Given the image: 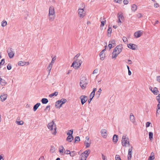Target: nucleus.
<instances>
[{"mask_svg":"<svg viewBox=\"0 0 160 160\" xmlns=\"http://www.w3.org/2000/svg\"><path fill=\"white\" fill-rule=\"evenodd\" d=\"M80 54H78L74 58V61L71 67H73L75 69L79 68L82 63V59L79 57Z\"/></svg>","mask_w":160,"mask_h":160,"instance_id":"obj_1","label":"nucleus"},{"mask_svg":"<svg viewBox=\"0 0 160 160\" xmlns=\"http://www.w3.org/2000/svg\"><path fill=\"white\" fill-rule=\"evenodd\" d=\"M55 12L54 8L53 6H51L49 8V13L48 15V18L50 21H53L55 18Z\"/></svg>","mask_w":160,"mask_h":160,"instance_id":"obj_2","label":"nucleus"},{"mask_svg":"<svg viewBox=\"0 0 160 160\" xmlns=\"http://www.w3.org/2000/svg\"><path fill=\"white\" fill-rule=\"evenodd\" d=\"M122 47L121 45L117 46L114 49L112 53V58L115 59L118 55L122 52Z\"/></svg>","mask_w":160,"mask_h":160,"instance_id":"obj_3","label":"nucleus"},{"mask_svg":"<svg viewBox=\"0 0 160 160\" xmlns=\"http://www.w3.org/2000/svg\"><path fill=\"white\" fill-rule=\"evenodd\" d=\"M54 127L53 132H52V134L53 135H56L57 133L56 129L57 127L56 124L54 123L53 121H52L51 122L49 123L48 125V128L50 130H52Z\"/></svg>","mask_w":160,"mask_h":160,"instance_id":"obj_4","label":"nucleus"},{"mask_svg":"<svg viewBox=\"0 0 160 160\" xmlns=\"http://www.w3.org/2000/svg\"><path fill=\"white\" fill-rule=\"evenodd\" d=\"M122 145L123 146H126V144L129 145V141L128 138L125 136H123L122 140Z\"/></svg>","mask_w":160,"mask_h":160,"instance_id":"obj_5","label":"nucleus"},{"mask_svg":"<svg viewBox=\"0 0 160 160\" xmlns=\"http://www.w3.org/2000/svg\"><path fill=\"white\" fill-rule=\"evenodd\" d=\"M80 84L82 88V89H84L87 85V79L85 78H82Z\"/></svg>","mask_w":160,"mask_h":160,"instance_id":"obj_6","label":"nucleus"},{"mask_svg":"<svg viewBox=\"0 0 160 160\" xmlns=\"http://www.w3.org/2000/svg\"><path fill=\"white\" fill-rule=\"evenodd\" d=\"M78 15L80 18H83L86 14V12L83 8H79L78 10Z\"/></svg>","mask_w":160,"mask_h":160,"instance_id":"obj_7","label":"nucleus"},{"mask_svg":"<svg viewBox=\"0 0 160 160\" xmlns=\"http://www.w3.org/2000/svg\"><path fill=\"white\" fill-rule=\"evenodd\" d=\"M107 47V46H105V48L102 50L100 53L99 56L100 57V60L102 61L104 60L105 58V52L106 51Z\"/></svg>","mask_w":160,"mask_h":160,"instance_id":"obj_8","label":"nucleus"},{"mask_svg":"<svg viewBox=\"0 0 160 160\" xmlns=\"http://www.w3.org/2000/svg\"><path fill=\"white\" fill-rule=\"evenodd\" d=\"M66 101H57L55 104L56 108H60L63 104L66 102Z\"/></svg>","mask_w":160,"mask_h":160,"instance_id":"obj_9","label":"nucleus"},{"mask_svg":"<svg viewBox=\"0 0 160 160\" xmlns=\"http://www.w3.org/2000/svg\"><path fill=\"white\" fill-rule=\"evenodd\" d=\"M143 34V31L141 30H138L135 32L134 36L136 38H138L141 37Z\"/></svg>","mask_w":160,"mask_h":160,"instance_id":"obj_10","label":"nucleus"},{"mask_svg":"<svg viewBox=\"0 0 160 160\" xmlns=\"http://www.w3.org/2000/svg\"><path fill=\"white\" fill-rule=\"evenodd\" d=\"M150 90L153 92V93L155 95H157L159 92L158 91V90L157 88L156 87H154V88H153L152 87H150L149 88Z\"/></svg>","mask_w":160,"mask_h":160,"instance_id":"obj_11","label":"nucleus"},{"mask_svg":"<svg viewBox=\"0 0 160 160\" xmlns=\"http://www.w3.org/2000/svg\"><path fill=\"white\" fill-rule=\"evenodd\" d=\"M18 64L19 66H23L25 65H28L29 64V62H26L24 61H21L18 62Z\"/></svg>","mask_w":160,"mask_h":160,"instance_id":"obj_12","label":"nucleus"},{"mask_svg":"<svg viewBox=\"0 0 160 160\" xmlns=\"http://www.w3.org/2000/svg\"><path fill=\"white\" fill-rule=\"evenodd\" d=\"M107 130L105 129H102L101 130V135L103 138H106L107 136Z\"/></svg>","mask_w":160,"mask_h":160,"instance_id":"obj_13","label":"nucleus"},{"mask_svg":"<svg viewBox=\"0 0 160 160\" xmlns=\"http://www.w3.org/2000/svg\"><path fill=\"white\" fill-rule=\"evenodd\" d=\"M128 47L131 49L134 50L137 48V46L134 44L130 43L128 44Z\"/></svg>","mask_w":160,"mask_h":160,"instance_id":"obj_14","label":"nucleus"},{"mask_svg":"<svg viewBox=\"0 0 160 160\" xmlns=\"http://www.w3.org/2000/svg\"><path fill=\"white\" fill-rule=\"evenodd\" d=\"M100 21L101 22V24L100 25V28L102 29H103V28L105 24L106 23V21L105 18H103V19L102 18H100Z\"/></svg>","mask_w":160,"mask_h":160,"instance_id":"obj_15","label":"nucleus"},{"mask_svg":"<svg viewBox=\"0 0 160 160\" xmlns=\"http://www.w3.org/2000/svg\"><path fill=\"white\" fill-rule=\"evenodd\" d=\"M96 88H94L93 89L89 97L90 98V100H92L95 95V92L96 91Z\"/></svg>","mask_w":160,"mask_h":160,"instance_id":"obj_16","label":"nucleus"},{"mask_svg":"<svg viewBox=\"0 0 160 160\" xmlns=\"http://www.w3.org/2000/svg\"><path fill=\"white\" fill-rule=\"evenodd\" d=\"M130 119L131 121L133 123H134L135 122L134 116L132 113L130 114Z\"/></svg>","mask_w":160,"mask_h":160,"instance_id":"obj_17","label":"nucleus"},{"mask_svg":"<svg viewBox=\"0 0 160 160\" xmlns=\"http://www.w3.org/2000/svg\"><path fill=\"white\" fill-rule=\"evenodd\" d=\"M118 135L114 134L113 137V141L115 143H116L118 141Z\"/></svg>","mask_w":160,"mask_h":160,"instance_id":"obj_18","label":"nucleus"},{"mask_svg":"<svg viewBox=\"0 0 160 160\" xmlns=\"http://www.w3.org/2000/svg\"><path fill=\"white\" fill-rule=\"evenodd\" d=\"M90 152V150L89 149H88L85 150L83 153H82L84 154L85 156L88 157Z\"/></svg>","mask_w":160,"mask_h":160,"instance_id":"obj_19","label":"nucleus"},{"mask_svg":"<svg viewBox=\"0 0 160 160\" xmlns=\"http://www.w3.org/2000/svg\"><path fill=\"white\" fill-rule=\"evenodd\" d=\"M118 22H121V20H123L124 17L122 14H118Z\"/></svg>","mask_w":160,"mask_h":160,"instance_id":"obj_20","label":"nucleus"},{"mask_svg":"<svg viewBox=\"0 0 160 160\" xmlns=\"http://www.w3.org/2000/svg\"><path fill=\"white\" fill-rule=\"evenodd\" d=\"M73 136H68L66 138V141L68 142H71L73 140Z\"/></svg>","mask_w":160,"mask_h":160,"instance_id":"obj_21","label":"nucleus"},{"mask_svg":"<svg viewBox=\"0 0 160 160\" xmlns=\"http://www.w3.org/2000/svg\"><path fill=\"white\" fill-rule=\"evenodd\" d=\"M87 157L85 156L83 154H81L79 157L80 160H86Z\"/></svg>","mask_w":160,"mask_h":160,"instance_id":"obj_22","label":"nucleus"},{"mask_svg":"<svg viewBox=\"0 0 160 160\" xmlns=\"http://www.w3.org/2000/svg\"><path fill=\"white\" fill-rule=\"evenodd\" d=\"M41 104L40 103H38L35 105L33 107V110L34 111H35L37 109L38 107L40 106Z\"/></svg>","mask_w":160,"mask_h":160,"instance_id":"obj_23","label":"nucleus"},{"mask_svg":"<svg viewBox=\"0 0 160 160\" xmlns=\"http://www.w3.org/2000/svg\"><path fill=\"white\" fill-rule=\"evenodd\" d=\"M155 158L154 154L153 152H152L150 154V156L148 158V160H153Z\"/></svg>","mask_w":160,"mask_h":160,"instance_id":"obj_24","label":"nucleus"},{"mask_svg":"<svg viewBox=\"0 0 160 160\" xmlns=\"http://www.w3.org/2000/svg\"><path fill=\"white\" fill-rule=\"evenodd\" d=\"M7 94H3L0 96V98L1 100H5L7 98Z\"/></svg>","mask_w":160,"mask_h":160,"instance_id":"obj_25","label":"nucleus"},{"mask_svg":"<svg viewBox=\"0 0 160 160\" xmlns=\"http://www.w3.org/2000/svg\"><path fill=\"white\" fill-rule=\"evenodd\" d=\"M52 66H53V64H51V63H50L48 65V66L47 68V69L48 70V72H49V74L50 73V72H51V70L52 68Z\"/></svg>","mask_w":160,"mask_h":160,"instance_id":"obj_26","label":"nucleus"},{"mask_svg":"<svg viewBox=\"0 0 160 160\" xmlns=\"http://www.w3.org/2000/svg\"><path fill=\"white\" fill-rule=\"evenodd\" d=\"M80 98L81 100H87L88 99L87 97L85 95L81 96Z\"/></svg>","mask_w":160,"mask_h":160,"instance_id":"obj_27","label":"nucleus"},{"mask_svg":"<svg viewBox=\"0 0 160 160\" xmlns=\"http://www.w3.org/2000/svg\"><path fill=\"white\" fill-rule=\"evenodd\" d=\"M137 9V6L135 4H133L132 6V10L133 11H135Z\"/></svg>","mask_w":160,"mask_h":160,"instance_id":"obj_28","label":"nucleus"},{"mask_svg":"<svg viewBox=\"0 0 160 160\" xmlns=\"http://www.w3.org/2000/svg\"><path fill=\"white\" fill-rule=\"evenodd\" d=\"M149 138L150 140H152L153 138V133L152 132H149Z\"/></svg>","mask_w":160,"mask_h":160,"instance_id":"obj_29","label":"nucleus"},{"mask_svg":"<svg viewBox=\"0 0 160 160\" xmlns=\"http://www.w3.org/2000/svg\"><path fill=\"white\" fill-rule=\"evenodd\" d=\"M76 154L77 153L75 151H72L70 153V155L71 157H74Z\"/></svg>","mask_w":160,"mask_h":160,"instance_id":"obj_30","label":"nucleus"},{"mask_svg":"<svg viewBox=\"0 0 160 160\" xmlns=\"http://www.w3.org/2000/svg\"><path fill=\"white\" fill-rule=\"evenodd\" d=\"M58 94V92H55L53 93H52L51 94L49 95V97L50 98L54 96H56Z\"/></svg>","mask_w":160,"mask_h":160,"instance_id":"obj_31","label":"nucleus"},{"mask_svg":"<svg viewBox=\"0 0 160 160\" xmlns=\"http://www.w3.org/2000/svg\"><path fill=\"white\" fill-rule=\"evenodd\" d=\"M112 32V28L111 27H109V28L108 30V34L110 35Z\"/></svg>","mask_w":160,"mask_h":160,"instance_id":"obj_32","label":"nucleus"},{"mask_svg":"<svg viewBox=\"0 0 160 160\" xmlns=\"http://www.w3.org/2000/svg\"><path fill=\"white\" fill-rule=\"evenodd\" d=\"M84 143L85 145L86 148H88L89 147L91 143L87 142L86 141H85L84 142Z\"/></svg>","mask_w":160,"mask_h":160,"instance_id":"obj_33","label":"nucleus"},{"mask_svg":"<svg viewBox=\"0 0 160 160\" xmlns=\"http://www.w3.org/2000/svg\"><path fill=\"white\" fill-rule=\"evenodd\" d=\"M56 56H55L53 58H52V59L51 62H50V63L53 65V63H54L55 61V60H56Z\"/></svg>","mask_w":160,"mask_h":160,"instance_id":"obj_34","label":"nucleus"},{"mask_svg":"<svg viewBox=\"0 0 160 160\" xmlns=\"http://www.w3.org/2000/svg\"><path fill=\"white\" fill-rule=\"evenodd\" d=\"M122 40L123 42L125 43H127L128 42V39L126 37H123L122 38Z\"/></svg>","mask_w":160,"mask_h":160,"instance_id":"obj_35","label":"nucleus"},{"mask_svg":"<svg viewBox=\"0 0 160 160\" xmlns=\"http://www.w3.org/2000/svg\"><path fill=\"white\" fill-rule=\"evenodd\" d=\"M16 123L19 125H22L23 124V122L22 121H16Z\"/></svg>","mask_w":160,"mask_h":160,"instance_id":"obj_36","label":"nucleus"},{"mask_svg":"<svg viewBox=\"0 0 160 160\" xmlns=\"http://www.w3.org/2000/svg\"><path fill=\"white\" fill-rule=\"evenodd\" d=\"M0 83L2 86H4L5 85L6 82L4 80L2 79L0 82Z\"/></svg>","mask_w":160,"mask_h":160,"instance_id":"obj_37","label":"nucleus"},{"mask_svg":"<svg viewBox=\"0 0 160 160\" xmlns=\"http://www.w3.org/2000/svg\"><path fill=\"white\" fill-rule=\"evenodd\" d=\"M80 141V138L79 137L77 136L75 138V142H79Z\"/></svg>","mask_w":160,"mask_h":160,"instance_id":"obj_38","label":"nucleus"},{"mask_svg":"<svg viewBox=\"0 0 160 160\" xmlns=\"http://www.w3.org/2000/svg\"><path fill=\"white\" fill-rule=\"evenodd\" d=\"M7 24V22L5 21H3L1 25L2 27L5 26Z\"/></svg>","mask_w":160,"mask_h":160,"instance_id":"obj_39","label":"nucleus"},{"mask_svg":"<svg viewBox=\"0 0 160 160\" xmlns=\"http://www.w3.org/2000/svg\"><path fill=\"white\" fill-rule=\"evenodd\" d=\"M132 147L131 146V148H130L128 150V153L132 154Z\"/></svg>","mask_w":160,"mask_h":160,"instance_id":"obj_40","label":"nucleus"},{"mask_svg":"<svg viewBox=\"0 0 160 160\" xmlns=\"http://www.w3.org/2000/svg\"><path fill=\"white\" fill-rule=\"evenodd\" d=\"M61 148H62V149H60V148L59 150V152H60V153H63V150H64L65 151V150L64 149V147H63V146H62Z\"/></svg>","mask_w":160,"mask_h":160,"instance_id":"obj_41","label":"nucleus"},{"mask_svg":"<svg viewBox=\"0 0 160 160\" xmlns=\"http://www.w3.org/2000/svg\"><path fill=\"white\" fill-rule=\"evenodd\" d=\"M132 158V154L128 153V160H131Z\"/></svg>","mask_w":160,"mask_h":160,"instance_id":"obj_42","label":"nucleus"},{"mask_svg":"<svg viewBox=\"0 0 160 160\" xmlns=\"http://www.w3.org/2000/svg\"><path fill=\"white\" fill-rule=\"evenodd\" d=\"M116 160H121L119 155H116L115 158Z\"/></svg>","mask_w":160,"mask_h":160,"instance_id":"obj_43","label":"nucleus"},{"mask_svg":"<svg viewBox=\"0 0 160 160\" xmlns=\"http://www.w3.org/2000/svg\"><path fill=\"white\" fill-rule=\"evenodd\" d=\"M123 2L125 5H127L129 2V0H124Z\"/></svg>","mask_w":160,"mask_h":160,"instance_id":"obj_44","label":"nucleus"},{"mask_svg":"<svg viewBox=\"0 0 160 160\" xmlns=\"http://www.w3.org/2000/svg\"><path fill=\"white\" fill-rule=\"evenodd\" d=\"M71 152L69 150H66L64 152V153L66 154H70Z\"/></svg>","mask_w":160,"mask_h":160,"instance_id":"obj_45","label":"nucleus"},{"mask_svg":"<svg viewBox=\"0 0 160 160\" xmlns=\"http://www.w3.org/2000/svg\"><path fill=\"white\" fill-rule=\"evenodd\" d=\"M114 2L116 3H121L122 2V0H114Z\"/></svg>","mask_w":160,"mask_h":160,"instance_id":"obj_46","label":"nucleus"},{"mask_svg":"<svg viewBox=\"0 0 160 160\" xmlns=\"http://www.w3.org/2000/svg\"><path fill=\"white\" fill-rule=\"evenodd\" d=\"M50 151L52 152H53L55 151L54 148L53 147L51 146Z\"/></svg>","mask_w":160,"mask_h":160,"instance_id":"obj_47","label":"nucleus"},{"mask_svg":"<svg viewBox=\"0 0 160 160\" xmlns=\"http://www.w3.org/2000/svg\"><path fill=\"white\" fill-rule=\"evenodd\" d=\"M159 5L158 3H155L154 4V7L155 8H157L159 7Z\"/></svg>","mask_w":160,"mask_h":160,"instance_id":"obj_48","label":"nucleus"},{"mask_svg":"<svg viewBox=\"0 0 160 160\" xmlns=\"http://www.w3.org/2000/svg\"><path fill=\"white\" fill-rule=\"evenodd\" d=\"M151 122H147L146 123V127L147 128L149 127L150 124H151Z\"/></svg>","mask_w":160,"mask_h":160,"instance_id":"obj_49","label":"nucleus"},{"mask_svg":"<svg viewBox=\"0 0 160 160\" xmlns=\"http://www.w3.org/2000/svg\"><path fill=\"white\" fill-rule=\"evenodd\" d=\"M50 105L47 106L46 107V108L45 109V110H48V111H49L50 109Z\"/></svg>","mask_w":160,"mask_h":160,"instance_id":"obj_50","label":"nucleus"},{"mask_svg":"<svg viewBox=\"0 0 160 160\" xmlns=\"http://www.w3.org/2000/svg\"><path fill=\"white\" fill-rule=\"evenodd\" d=\"M14 55V52L12 51V52H11V58L13 57Z\"/></svg>","mask_w":160,"mask_h":160,"instance_id":"obj_51","label":"nucleus"},{"mask_svg":"<svg viewBox=\"0 0 160 160\" xmlns=\"http://www.w3.org/2000/svg\"><path fill=\"white\" fill-rule=\"evenodd\" d=\"M102 158L103 160H106V157L103 154H102Z\"/></svg>","mask_w":160,"mask_h":160,"instance_id":"obj_52","label":"nucleus"},{"mask_svg":"<svg viewBox=\"0 0 160 160\" xmlns=\"http://www.w3.org/2000/svg\"><path fill=\"white\" fill-rule=\"evenodd\" d=\"M4 63V59H2V60L1 62H0V65H2Z\"/></svg>","mask_w":160,"mask_h":160,"instance_id":"obj_53","label":"nucleus"},{"mask_svg":"<svg viewBox=\"0 0 160 160\" xmlns=\"http://www.w3.org/2000/svg\"><path fill=\"white\" fill-rule=\"evenodd\" d=\"M157 80L158 82L160 83V76L157 77Z\"/></svg>","mask_w":160,"mask_h":160,"instance_id":"obj_54","label":"nucleus"},{"mask_svg":"<svg viewBox=\"0 0 160 160\" xmlns=\"http://www.w3.org/2000/svg\"><path fill=\"white\" fill-rule=\"evenodd\" d=\"M41 101L43 104H45L47 103L48 101Z\"/></svg>","mask_w":160,"mask_h":160,"instance_id":"obj_55","label":"nucleus"},{"mask_svg":"<svg viewBox=\"0 0 160 160\" xmlns=\"http://www.w3.org/2000/svg\"><path fill=\"white\" fill-rule=\"evenodd\" d=\"M67 135H68V136H72V132H68L67 133Z\"/></svg>","mask_w":160,"mask_h":160,"instance_id":"obj_56","label":"nucleus"},{"mask_svg":"<svg viewBox=\"0 0 160 160\" xmlns=\"http://www.w3.org/2000/svg\"><path fill=\"white\" fill-rule=\"evenodd\" d=\"M158 101V105L157 107L158 108V109H160V101Z\"/></svg>","mask_w":160,"mask_h":160,"instance_id":"obj_57","label":"nucleus"},{"mask_svg":"<svg viewBox=\"0 0 160 160\" xmlns=\"http://www.w3.org/2000/svg\"><path fill=\"white\" fill-rule=\"evenodd\" d=\"M98 69H96L95 70H94L93 71V73L94 74V73H98Z\"/></svg>","mask_w":160,"mask_h":160,"instance_id":"obj_58","label":"nucleus"},{"mask_svg":"<svg viewBox=\"0 0 160 160\" xmlns=\"http://www.w3.org/2000/svg\"><path fill=\"white\" fill-rule=\"evenodd\" d=\"M3 155L2 154L0 155V160H3Z\"/></svg>","mask_w":160,"mask_h":160,"instance_id":"obj_59","label":"nucleus"},{"mask_svg":"<svg viewBox=\"0 0 160 160\" xmlns=\"http://www.w3.org/2000/svg\"><path fill=\"white\" fill-rule=\"evenodd\" d=\"M112 45L111 44H109V45H108V47L109 48V50H110L112 48Z\"/></svg>","mask_w":160,"mask_h":160,"instance_id":"obj_60","label":"nucleus"},{"mask_svg":"<svg viewBox=\"0 0 160 160\" xmlns=\"http://www.w3.org/2000/svg\"><path fill=\"white\" fill-rule=\"evenodd\" d=\"M157 100H160V94L157 97Z\"/></svg>","mask_w":160,"mask_h":160,"instance_id":"obj_61","label":"nucleus"},{"mask_svg":"<svg viewBox=\"0 0 160 160\" xmlns=\"http://www.w3.org/2000/svg\"><path fill=\"white\" fill-rule=\"evenodd\" d=\"M39 160H44V157H41L39 158Z\"/></svg>","mask_w":160,"mask_h":160,"instance_id":"obj_62","label":"nucleus"},{"mask_svg":"<svg viewBox=\"0 0 160 160\" xmlns=\"http://www.w3.org/2000/svg\"><path fill=\"white\" fill-rule=\"evenodd\" d=\"M81 103L82 105H83L87 101H81Z\"/></svg>","mask_w":160,"mask_h":160,"instance_id":"obj_63","label":"nucleus"},{"mask_svg":"<svg viewBox=\"0 0 160 160\" xmlns=\"http://www.w3.org/2000/svg\"><path fill=\"white\" fill-rule=\"evenodd\" d=\"M128 62L129 64H132V62L131 60H128Z\"/></svg>","mask_w":160,"mask_h":160,"instance_id":"obj_64","label":"nucleus"}]
</instances>
